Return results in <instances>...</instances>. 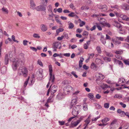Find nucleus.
<instances>
[{
    "mask_svg": "<svg viewBox=\"0 0 129 129\" xmlns=\"http://www.w3.org/2000/svg\"><path fill=\"white\" fill-rule=\"evenodd\" d=\"M77 97H75L74 98H73L71 102V104L70 108H72V107L74 106V105H75L77 103Z\"/></svg>",
    "mask_w": 129,
    "mask_h": 129,
    "instance_id": "9b49d317",
    "label": "nucleus"
},
{
    "mask_svg": "<svg viewBox=\"0 0 129 129\" xmlns=\"http://www.w3.org/2000/svg\"><path fill=\"white\" fill-rule=\"evenodd\" d=\"M95 61L96 63L97 64H102L103 63V61L99 59H96Z\"/></svg>",
    "mask_w": 129,
    "mask_h": 129,
    "instance_id": "393cba45",
    "label": "nucleus"
},
{
    "mask_svg": "<svg viewBox=\"0 0 129 129\" xmlns=\"http://www.w3.org/2000/svg\"><path fill=\"white\" fill-rule=\"evenodd\" d=\"M123 61L126 65H129V60L128 59H124L123 60Z\"/></svg>",
    "mask_w": 129,
    "mask_h": 129,
    "instance_id": "4c0bfd02",
    "label": "nucleus"
},
{
    "mask_svg": "<svg viewBox=\"0 0 129 129\" xmlns=\"http://www.w3.org/2000/svg\"><path fill=\"white\" fill-rule=\"evenodd\" d=\"M111 7L112 9H117V11H118L119 10V7L117 5H115L114 6H111Z\"/></svg>",
    "mask_w": 129,
    "mask_h": 129,
    "instance_id": "7c9ffc66",
    "label": "nucleus"
},
{
    "mask_svg": "<svg viewBox=\"0 0 129 129\" xmlns=\"http://www.w3.org/2000/svg\"><path fill=\"white\" fill-rule=\"evenodd\" d=\"M98 67L93 62H92L91 64L90 68L94 71L97 70Z\"/></svg>",
    "mask_w": 129,
    "mask_h": 129,
    "instance_id": "a211bd4d",
    "label": "nucleus"
},
{
    "mask_svg": "<svg viewBox=\"0 0 129 129\" xmlns=\"http://www.w3.org/2000/svg\"><path fill=\"white\" fill-rule=\"evenodd\" d=\"M104 26H105L108 27H111L110 24L109 23L106 22L103 25Z\"/></svg>",
    "mask_w": 129,
    "mask_h": 129,
    "instance_id": "a18cd8bd",
    "label": "nucleus"
},
{
    "mask_svg": "<svg viewBox=\"0 0 129 129\" xmlns=\"http://www.w3.org/2000/svg\"><path fill=\"white\" fill-rule=\"evenodd\" d=\"M113 60L114 62L118 63L120 67L123 68V63L121 61L118 60L116 58H114Z\"/></svg>",
    "mask_w": 129,
    "mask_h": 129,
    "instance_id": "dca6fc26",
    "label": "nucleus"
},
{
    "mask_svg": "<svg viewBox=\"0 0 129 129\" xmlns=\"http://www.w3.org/2000/svg\"><path fill=\"white\" fill-rule=\"evenodd\" d=\"M33 37L35 38H39L40 37L39 35L35 33L33 34Z\"/></svg>",
    "mask_w": 129,
    "mask_h": 129,
    "instance_id": "ea45409f",
    "label": "nucleus"
},
{
    "mask_svg": "<svg viewBox=\"0 0 129 129\" xmlns=\"http://www.w3.org/2000/svg\"><path fill=\"white\" fill-rule=\"evenodd\" d=\"M71 74L73 75L76 78L78 77V76L76 74V73L74 71H73L71 73Z\"/></svg>",
    "mask_w": 129,
    "mask_h": 129,
    "instance_id": "774afa93",
    "label": "nucleus"
},
{
    "mask_svg": "<svg viewBox=\"0 0 129 129\" xmlns=\"http://www.w3.org/2000/svg\"><path fill=\"white\" fill-rule=\"evenodd\" d=\"M120 116L121 117H124L125 116V112L124 111H122V112L120 114Z\"/></svg>",
    "mask_w": 129,
    "mask_h": 129,
    "instance_id": "bf43d9fd",
    "label": "nucleus"
},
{
    "mask_svg": "<svg viewBox=\"0 0 129 129\" xmlns=\"http://www.w3.org/2000/svg\"><path fill=\"white\" fill-rule=\"evenodd\" d=\"M2 10L3 12H5L6 14H7L8 13V11L7 8L3 7L2 9Z\"/></svg>",
    "mask_w": 129,
    "mask_h": 129,
    "instance_id": "e433bc0d",
    "label": "nucleus"
},
{
    "mask_svg": "<svg viewBox=\"0 0 129 129\" xmlns=\"http://www.w3.org/2000/svg\"><path fill=\"white\" fill-rule=\"evenodd\" d=\"M97 7L98 8L101 9V11L102 12H105L107 11V7L106 5H98Z\"/></svg>",
    "mask_w": 129,
    "mask_h": 129,
    "instance_id": "6e6552de",
    "label": "nucleus"
},
{
    "mask_svg": "<svg viewBox=\"0 0 129 129\" xmlns=\"http://www.w3.org/2000/svg\"><path fill=\"white\" fill-rule=\"evenodd\" d=\"M120 17L122 18L123 19L127 21H129V18L127 17L126 16L124 15H120Z\"/></svg>",
    "mask_w": 129,
    "mask_h": 129,
    "instance_id": "aec40b11",
    "label": "nucleus"
},
{
    "mask_svg": "<svg viewBox=\"0 0 129 129\" xmlns=\"http://www.w3.org/2000/svg\"><path fill=\"white\" fill-rule=\"evenodd\" d=\"M30 48L31 50L34 51L36 52L37 51V49L34 47H31Z\"/></svg>",
    "mask_w": 129,
    "mask_h": 129,
    "instance_id": "0e129e2a",
    "label": "nucleus"
},
{
    "mask_svg": "<svg viewBox=\"0 0 129 129\" xmlns=\"http://www.w3.org/2000/svg\"><path fill=\"white\" fill-rule=\"evenodd\" d=\"M123 52L121 51H116L115 52L116 54H121Z\"/></svg>",
    "mask_w": 129,
    "mask_h": 129,
    "instance_id": "3c124183",
    "label": "nucleus"
},
{
    "mask_svg": "<svg viewBox=\"0 0 129 129\" xmlns=\"http://www.w3.org/2000/svg\"><path fill=\"white\" fill-rule=\"evenodd\" d=\"M113 43L116 45H118L121 44V42L117 40H112Z\"/></svg>",
    "mask_w": 129,
    "mask_h": 129,
    "instance_id": "bb28decb",
    "label": "nucleus"
},
{
    "mask_svg": "<svg viewBox=\"0 0 129 129\" xmlns=\"http://www.w3.org/2000/svg\"><path fill=\"white\" fill-rule=\"evenodd\" d=\"M84 102L83 105V108L85 111L87 110V103L85 102V99L84 100Z\"/></svg>",
    "mask_w": 129,
    "mask_h": 129,
    "instance_id": "5701e85b",
    "label": "nucleus"
},
{
    "mask_svg": "<svg viewBox=\"0 0 129 129\" xmlns=\"http://www.w3.org/2000/svg\"><path fill=\"white\" fill-rule=\"evenodd\" d=\"M83 47L85 49H87L88 48V46L86 43L84 44L83 45Z\"/></svg>",
    "mask_w": 129,
    "mask_h": 129,
    "instance_id": "e2e57ef3",
    "label": "nucleus"
},
{
    "mask_svg": "<svg viewBox=\"0 0 129 129\" xmlns=\"http://www.w3.org/2000/svg\"><path fill=\"white\" fill-rule=\"evenodd\" d=\"M109 104L108 103H105L104 104V107L106 108H108L109 107Z\"/></svg>",
    "mask_w": 129,
    "mask_h": 129,
    "instance_id": "8fccbe9b",
    "label": "nucleus"
},
{
    "mask_svg": "<svg viewBox=\"0 0 129 129\" xmlns=\"http://www.w3.org/2000/svg\"><path fill=\"white\" fill-rule=\"evenodd\" d=\"M88 32L86 31H84L83 34V36H87L88 35Z\"/></svg>",
    "mask_w": 129,
    "mask_h": 129,
    "instance_id": "338daca9",
    "label": "nucleus"
},
{
    "mask_svg": "<svg viewBox=\"0 0 129 129\" xmlns=\"http://www.w3.org/2000/svg\"><path fill=\"white\" fill-rule=\"evenodd\" d=\"M96 25V26L98 28V29L100 30H102V28L100 26V24H99L98 23H95Z\"/></svg>",
    "mask_w": 129,
    "mask_h": 129,
    "instance_id": "f704fd0d",
    "label": "nucleus"
},
{
    "mask_svg": "<svg viewBox=\"0 0 129 129\" xmlns=\"http://www.w3.org/2000/svg\"><path fill=\"white\" fill-rule=\"evenodd\" d=\"M30 8L33 10L35 9L36 5L34 2V0H30Z\"/></svg>",
    "mask_w": 129,
    "mask_h": 129,
    "instance_id": "4468645a",
    "label": "nucleus"
},
{
    "mask_svg": "<svg viewBox=\"0 0 129 129\" xmlns=\"http://www.w3.org/2000/svg\"><path fill=\"white\" fill-rule=\"evenodd\" d=\"M90 120L89 119H87L85 121V122L86 123L85 125L87 124V125L90 123Z\"/></svg>",
    "mask_w": 129,
    "mask_h": 129,
    "instance_id": "864d4df0",
    "label": "nucleus"
},
{
    "mask_svg": "<svg viewBox=\"0 0 129 129\" xmlns=\"http://www.w3.org/2000/svg\"><path fill=\"white\" fill-rule=\"evenodd\" d=\"M83 118V117L81 116L76 121H72L71 123L72 126L74 127L76 126Z\"/></svg>",
    "mask_w": 129,
    "mask_h": 129,
    "instance_id": "0eeeda50",
    "label": "nucleus"
},
{
    "mask_svg": "<svg viewBox=\"0 0 129 129\" xmlns=\"http://www.w3.org/2000/svg\"><path fill=\"white\" fill-rule=\"evenodd\" d=\"M101 42H102L103 44H105L106 43V41L105 39H100Z\"/></svg>",
    "mask_w": 129,
    "mask_h": 129,
    "instance_id": "69168bd1",
    "label": "nucleus"
},
{
    "mask_svg": "<svg viewBox=\"0 0 129 129\" xmlns=\"http://www.w3.org/2000/svg\"><path fill=\"white\" fill-rule=\"evenodd\" d=\"M42 30L43 31H46L47 29V26L44 24H42L41 25Z\"/></svg>",
    "mask_w": 129,
    "mask_h": 129,
    "instance_id": "6ab92c4d",
    "label": "nucleus"
},
{
    "mask_svg": "<svg viewBox=\"0 0 129 129\" xmlns=\"http://www.w3.org/2000/svg\"><path fill=\"white\" fill-rule=\"evenodd\" d=\"M49 89H50V91L51 95H53L56 91L58 87L57 86L55 85H54L52 87V85H51Z\"/></svg>",
    "mask_w": 129,
    "mask_h": 129,
    "instance_id": "39448f33",
    "label": "nucleus"
},
{
    "mask_svg": "<svg viewBox=\"0 0 129 129\" xmlns=\"http://www.w3.org/2000/svg\"><path fill=\"white\" fill-rule=\"evenodd\" d=\"M73 90V88L69 85L66 86L65 90L68 92H70Z\"/></svg>",
    "mask_w": 129,
    "mask_h": 129,
    "instance_id": "f3484780",
    "label": "nucleus"
},
{
    "mask_svg": "<svg viewBox=\"0 0 129 129\" xmlns=\"http://www.w3.org/2000/svg\"><path fill=\"white\" fill-rule=\"evenodd\" d=\"M15 52V51H10L9 52V55L10 57V61H12L15 59V58L13 57L14 54H13V53H14Z\"/></svg>",
    "mask_w": 129,
    "mask_h": 129,
    "instance_id": "f8f14e48",
    "label": "nucleus"
},
{
    "mask_svg": "<svg viewBox=\"0 0 129 129\" xmlns=\"http://www.w3.org/2000/svg\"><path fill=\"white\" fill-rule=\"evenodd\" d=\"M19 57L20 58H21L22 59L24 60V54L22 53H21L19 55Z\"/></svg>",
    "mask_w": 129,
    "mask_h": 129,
    "instance_id": "c9c22d12",
    "label": "nucleus"
},
{
    "mask_svg": "<svg viewBox=\"0 0 129 129\" xmlns=\"http://www.w3.org/2000/svg\"><path fill=\"white\" fill-rule=\"evenodd\" d=\"M29 77L27 79V80L24 83V86L25 87L26 86V85H27L28 83V81L29 80Z\"/></svg>",
    "mask_w": 129,
    "mask_h": 129,
    "instance_id": "09e8293b",
    "label": "nucleus"
},
{
    "mask_svg": "<svg viewBox=\"0 0 129 129\" xmlns=\"http://www.w3.org/2000/svg\"><path fill=\"white\" fill-rule=\"evenodd\" d=\"M80 106L79 105H77L73 106V108L72 114L74 116H76L78 114V111H79Z\"/></svg>",
    "mask_w": 129,
    "mask_h": 129,
    "instance_id": "7ed1b4c3",
    "label": "nucleus"
},
{
    "mask_svg": "<svg viewBox=\"0 0 129 129\" xmlns=\"http://www.w3.org/2000/svg\"><path fill=\"white\" fill-rule=\"evenodd\" d=\"M53 46H54L55 47L59 49H60L61 46V43L59 42H57L54 43Z\"/></svg>",
    "mask_w": 129,
    "mask_h": 129,
    "instance_id": "2eb2a0df",
    "label": "nucleus"
},
{
    "mask_svg": "<svg viewBox=\"0 0 129 129\" xmlns=\"http://www.w3.org/2000/svg\"><path fill=\"white\" fill-rule=\"evenodd\" d=\"M116 40H119L121 41H123L124 40V38L122 37H115Z\"/></svg>",
    "mask_w": 129,
    "mask_h": 129,
    "instance_id": "37998d69",
    "label": "nucleus"
},
{
    "mask_svg": "<svg viewBox=\"0 0 129 129\" xmlns=\"http://www.w3.org/2000/svg\"><path fill=\"white\" fill-rule=\"evenodd\" d=\"M85 2L87 5H89L91 3L92 1L91 0H86Z\"/></svg>",
    "mask_w": 129,
    "mask_h": 129,
    "instance_id": "5fc2aeb1",
    "label": "nucleus"
},
{
    "mask_svg": "<svg viewBox=\"0 0 129 129\" xmlns=\"http://www.w3.org/2000/svg\"><path fill=\"white\" fill-rule=\"evenodd\" d=\"M75 13L73 12H71L70 13L68 14V16L70 17H75Z\"/></svg>",
    "mask_w": 129,
    "mask_h": 129,
    "instance_id": "58836bf2",
    "label": "nucleus"
},
{
    "mask_svg": "<svg viewBox=\"0 0 129 129\" xmlns=\"http://www.w3.org/2000/svg\"><path fill=\"white\" fill-rule=\"evenodd\" d=\"M36 9L37 11H45L46 10V6L44 5H41L36 7Z\"/></svg>",
    "mask_w": 129,
    "mask_h": 129,
    "instance_id": "1a4fd4ad",
    "label": "nucleus"
},
{
    "mask_svg": "<svg viewBox=\"0 0 129 129\" xmlns=\"http://www.w3.org/2000/svg\"><path fill=\"white\" fill-rule=\"evenodd\" d=\"M110 120V119L108 118H105L102 120V122L103 123L105 124Z\"/></svg>",
    "mask_w": 129,
    "mask_h": 129,
    "instance_id": "c85d7f7f",
    "label": "nucleus"
},
{
    "mask_svg": "<svg viewBox=\"0 0 129 129\" xmlns=\"http://www.w3.org/2000/svg\"><path fill=\"white\" fill-rule=\"evenodd\" d=\"M68 28L69 29H72L74 27V25L73 23L70 21L68 22Z\"/></svg>",
    "mask_w": 129,
    "mask_h": 129,
    "instance_id": "b1692460",
    "label": "nucleus"
},
{
    "mask_svg": "<svg viewBox=\"0 0 129 129\" xmlns=\"http://www.w3.org/2000/svg\"><path fill=\"white\" fill-rule=\"evenodd\" d=\"M96 49L99 53H101V51L100 47V46H98L96 47Z\"/></svg>",
    "mask_w": 129,
    "mask_h": 129,
    "instance_id": "a19ab883",
    "label": "nucleus"
},
{
    "mask_svg": "<svg viewBox=\"0 0 129 129\" xmlns=\"http://www.w3.org/2000/svg\"><path fill=\"white\" fill-rule=\"evenodd\" d=\"M63 97V95L62 93H58L57 96V98L59 100L61 99Z\"/></svg>",
    "mask_w": 129,
    "mask_h": 129,
    "instance_id": "a878e982",
    "label": "nucleus"
},
{
    "mask_svg": "<svg viewBox=\"0 0 129 129\" xmlns=\"http://www.w3.org/2000/svg\"><path fill=\"white\" fill-rule=\"evenodd\" d=\"M6 67H4L1 69V72L3 74H4L6 72Z\"/></svg>",
    "mask_w": 129,
    "mask_h": 129,
    "instance_id": "473e14b6",
    "label": "nucleus"
},
{
    "mask_svg": "<svg viewBox=\"0 0 129 129\" xmlns=\"http://www.w3.org/2000/svg\"><path fill=\"white\" fill-rule=\"evenodd\" d=\"M49 68L50 75L49 80L52 79L51 82L52 84H53L54 82L55 78L54 75H52V66L51 65L49 66Z\"/></svg>",
    "mask_w": 129,
    "mask_h": 129,
    "instance_id": "20e7f679",
    "label": "nucleus"
},
{
    "mask_svg": "<svg viewBox=\"0 0 129 129\" xmlns=\"http://www.w3.org/2000/svg\"><path fill=\"white\" fill-rule=\"evenodd\" d=\"M8 57V54L5 55V63L6 64H8V63L9 59Z\"/></svg>",
    "mask_w": 129,
    "mask_h": 129,
    "instance_id": "4be33fe9",
    "label": "nucleus"
},
{
    "mask_svg": "<svg viewBox=\"0 0 129 129\" xmlns=\"http://www.w3.org/2000/svg\"><path fill=\"white\" fill-rule=\"evenodd\" d=\"M104 52L106 55L108 56L111 57H112L113 56V55L111 53L107 52L106 51H105Z\"/></svg>",
    "mask_w": 129,
    "mask_h": 129,
    "instance_id": "cd10ccee",
    "label": "nucleus"
},
{
    "mask_svg": "<svg viewBox=\"0 0 129 129\" xmlns=\"http://www.w3.org/2000/svg\"><path fill=\"white\" fill-rule=\"evenodd\" d=\"M82 61H81V60H80L79 61V67L80 68H81L82 67V65L83 64Z\"/></svg>",
    "mask_w": 129,
    "mask_h": 129,
    "instance_id": "052dcab7",
    "label": "nucleus"
},
{
    "mask_svg": "<svg viewBox=\"0 0 129 129\" xmlns=\"http://www.w3.org/2000/svg\"><path fill=\"white\" fill-rule=\"evenodd\" d=\"M99 18L100 24L103 25H104V24L106 22V20L105 19L102 18Z\"/></svg>",
    "mask_w": 129,
    "mask_h": 129,
    "instance_id": "412c9836",
    "label": "nucleus"
},
{
    "mask_svg": "<svg viewBox=\"0 0 129 129\" xmlns=\"http://www.w3.org/2000/svg\"><path fill=\"white\" fill-rule=\"evenodd\" d=\"M49 13H52V7L51 5H49L47 7Z\"/></svg>",
    "mask_w": 129,
    "mask_h": 129,
    "instance_id": "2f4dec72",
    "label": "nucleus"
},
{
    "mask_svg": "<svg viewBox=\"0 0 129 129\" xmlns=\"http://www.w3.org/2000/svg\"><path fill=\"white\" fill-rule=\"evenodd\" d=\"M12 39L14 42L17 43H18L19 42L18 41L15 40V37L14 36L12 35Z\"/></svg>",
    "mask_w": 129,
    "mask_h": 129,
    "instance_id": "de8ad7c7",
    "label": "nucleus"
},
{
    "mask_svg": "<svg viewBox=\"0 0 129 129\" xmlns=\"http://www.w3.org/2000/svg\"><path fill=\"white\" fill-rule=\"evenodd\" d=\"M63 35H64V37L67 39H69V37L68 36V34L66 33H64Z\"/></svg>",
    "mask_w": 129,
    "mask_h": 129,
    "instance_id": "c03bdc74",
    "label": "nucleus"
},
{
    "mask_svg": "<svg viewBox=\"0 0 129 129\" xmlns=\"http://www.w3.org/2000/svg\"><path fill=\"white\" fill-rule=\"evenodd\" d=\"M43 70L42 69H39L37 72L36 76L38 78L39 77L40 80L42 79L43 76L42 75Z\"/></svg>",
    "mask_w": 129,
    "mask_h": 129,
    "instance_id": "423d86ee",
    "label": "nucleus"
},
{
    "mask_svg": "<svg viewBox=\"0 0 129 129\" xmlns=\"http://www.w3.org/2000/svg\"><path fill=\"white\" fill-rule=\"evenodd\" d=\"M119 33L120 34H126V32L124 30H121V29H120Z\"/></svg>",
    "mask_w": 129,
    "mask_h": 129,
    "instance_id": "79ce46f5",
    "label": "nucleus"
},
{
    "mask_svg": "<svg viewBox=\"0 0 129 129\" xmlns=\"http://www.w3.org/2000/svg\"><path fill=\"white\" fill-rule=\"evenodd\" d=\"M12 61L13 62L12 64V69L14 71H16L19 65L21 63H22V61L21 59H17L16 60H14Z\"/></svg>",
    "mask_w": 129,
    "mask_h": 129,
    "instance_id": "f257e3e1",
    "label": "nucleus"
},
{
    "mask_svg": "<svg viewBox=\"0 0 129 129\" xmlns=\"http://www.w3.org/2000/svg\"><path fill=\"white\" fill-rule=\"evenodd\" d=\"M88 97L90 99H92L93 97V95L92 93H89L88 94Z\"/></svg>",
    "mask_w": 129,
    "mask_h": 129,
    "instance_id": "13d9d810",
    "label": "nucleus"
},
{
    "mask_svg": "<svg viewBox=\"0 0 129 129\" xmlns=\"http://www.w3.org/2000/svg\"><path fill=\"white\" fill-rule=\"evenodd\" d=\"M112 24L113 26L117 28H121L122 27L121 24L116 20H114L113 21Z\"/></svg>",
    "mask_w": 129,
    "mask_h": 129,
    "instance_id": "9d476101",
    "label": "nucleus"
},
{
    "mask_svg": "<svg viewBox=\"0 0 129 129\" xmlns=\"http://www.w3.org/2000/svg\"><path fill=\"white\" fill-rule=\"evenodd\" d=\"M119 104L124 108H125L126 107V105L122 102H120Z\"/></svg>",
    "mask_w": 129,
    "mask_h": 129,
    "instance_id": "603ef678",
    "label": "nucleus"
},
{
    "mask_svg": "<svg viewBox=\"0 0 129 129\" xmlns=\"http://www.w3.org/2000/svg\"><path fill=\"white\" fill-rule=\"evenodd\" d=\"M100 116H99L95 118H94L92 119V121H96L98 119L100 118Z\"/></svg>",
    "mask_w": 129,
    "mask_h": 129,
    "instance_id": "4d7b16f0",
    "label": "nucleus"
},
{
    "mask_svg": "<svg viewBox=\"0 0 129 129\" xmlns=\"http://www.w3.org/2000/svg\"><path fill=\"white\" fill-rule=\"evenodd\" d=\"M38 63L40 65V66H41L42 67H43V64L42 62H41V61L40 60H39V59L38 60Z\"/></svg>",
    "mask_w": 129,
    "mask_h": 129,
    "instance_id": "6e6d98bb",
    "label": "nucleus"
},
{
    "mask_svg": "<svg viewBox=\"0 0 129 129\" xmlns=\"http://www.w3.org/2000/svg\"><path fill=\"white\" fill-rule=\"evenodd\" d=\"M49 13L50 14H49L48 15V16L50 18H53V16H54L55 15L52 12Z\"/></svg>",
    "mask_w": 129,
    "mask_h": 129,
    "instance_id": "49530a36",
    "label": "nucleus"
},
{
    "mask_svg": "<svg viewBox=\"0 0 129 129\" xmlns=\"http://www.w3.org/2000/svg\"><path fill=\"white\" fill-rule=\"evenodd\" d=\"M122 97V95L120 94H116L114 96V98H115L120 99Z\"/></svg>",
    "mask_w": 129,
    "mask_h": 129,
    "instance_id": "c756f323",
    "label": "nucleus"
},
{
    "mask_svg": "<svg viewBox=\"0 0 129 129\" xmlns=\"http://www.w3.org/2000/svg\"><path fill=\"white\" fill-rule=\"evenodd\" d=\"M120 7L122 9L125 10H129V5L126 3L123 4L120 6Z\"/></svg>",
    "mask_w": 129,
    "mask_h": 129,
    "instance_id": "ddd939ff",
    "label": "nucleus"
},
{
    "mask_svg": "<svg viewBox=\"0 0 129 129\" xmlns=\"http://www.w3.org/2000/svg\"><path fill=\"white\" fill-rule=\"evenodd\" d=\"M81 23L79 25L80 27H82L85 24V22L83 21H81Z\"/></svg>",
    "mask_w": 129,
    "mask_h": 129,
    "instance_id": "680f3d73",
    "label": "nucleus"
},
{
    "mask_svg": "<svg viewBox=\"0 0 129 129\" xmlns=\"http://www.w3.org/2000/svg\"><path fill=\"white\" fill-rule=\"evenodd\" d=\"M104 60L107 62H110L111 60V59L110 58L105 57L103 58Z\"/></svg>",
    "mask_w": 129,
    "mask_h": 129,
    "instance_id": "72a5a7b5",
    "label": "nucleus"
},
{
    "mask_svg": "<svg viewBox=\"0 0 129 129\" xmlns=\"http://www.w3.org/2000/svg\"><path fill=\"white\" fill-rule=\"evenodd\" d=\"M18 74L19 76L22 75L24 77H26L28 74V71L25 67L23 68L22 69H19L18 70Z\"/></svg>",
    "mask_w": 129,
    "mask_h": 129,
    "instance_id": "f03ea898",
    "label": "nucleus"
}]
</instances>
